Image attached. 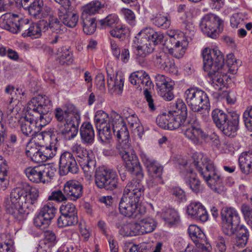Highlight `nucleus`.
<instances>
[{"label":"nucleus","instance_id":"nucleus-1","mask_svg":"<svg viewBox=\"0 0 252 252\" xmlns=\"http://www.w3.org/2000/svg\"><path fill=\"white\" fill-rule=\"evenodd\" d=\"M38 198V189L22 182L11 190L9 197L4 200V205L7 213L20 221L29 214V210H33L36 206Z\"/></svg>","mask_w":252,"mask_h":252},{"label":"nucleus","instance_id":"nucleus-2","mask_svg":"<svg viewBox=\"0 0 252 252\" xmlns=\"http://www.w3.org/2000/svg\"><path fill=\"white\" fill-rule=\"evenodd\" d=\"M54 115L58 122V134L66 140L74 138L78 133L80 123V115L76 108L72 104L67 105L63 109L57 108Z\"/></svg>","mask_w":252,"mask_h":252},{"label":"nucleus","instance_id":"nucleus-3","mask_svg":"<svg viewBox=\"0 0 252 252\" xmlns=\"http://www.w3.org/2000/svg\"><path fill=\"white\" fill-rule=\"evenodd\" d=\"M193 161L190 164L195 167L215 192L221 194L225 190L222 178L216 171L213 162L202 154L193 156Z\"/></svg>","mask_w":252,"mask_h":252},{"label":"nucleus","instance_id":"nucleus-4","mask_svg":"<svg viewBox=\"0 0 252 252\" xmlns=\"http://www.w3.org/2000/svg\"><path fill=\"white\" fill-rule=\"evenodd\" d=\"M52 103L46 95H38L33 97L28 103L27 112H33L38 117L37 125L39 126L47 125L51 120V114Z\"/></svg>","mask_w":252,"mask_h":252},{"label":"nucleus","instance_id":"nucleus-5","mask_svg":"<svg viewBox=\"0 0 252 252\" xmlns=\"http://www.w3.org/2000/svg\"><path fill=\"white\" fill-rule=\"evenodd\" d=\"M185 100L189 107L194 112L199 114L208 113L210 102L207 94L204 91L190 88L185 93Z\"/></svg>","mask_w":252,"mask_h":252},{"label":"nucleus","instance_id":"nucleus-6","mask_svg":"<svg viewBox=\"0 0 252 252\" xmlns=\"http://www.w3.org/2000/svg\"><path fill=\"white\" fill-rule=\"evenodd\" d=\"M126 168V170L133 176V179L126 187L123 195L139 200L143 194L144 189L141 184L144 174L141 165Z\"/></svg>","mask_w":252,"mask_h":252},{"label":"nucleus","instance_id":"nucleus-7","mask_svg":"<svg viewBox=\"0 0 252 252\" xmlns=\"http://www.w3.org/2000/svg\"><path fill=\"white\" fill-rule=\"evenodd\" d=\"M204 70L211 75L216 70H222L224 59L221 52L217 48H205L202 53Z\"/></svg>","mask_w":252,"mask_h":252},{"label":"nucleus","instance_id":"nucleus-8","mask_svg":"<svg viewBox=\"0 0 252 252\" xmlns=\"http://www.w3.org/2000/svg\"><path fill=\"white\" fill-rule=\"evenodd\" d=\"M95 184L99 189L113 190L118 188V175L115 171L99 167L95 170Z\"/></svg>","mask_w":252,"mask_h":252},{"label":"nucleus","instance_id":"nucleus-9","mask_svg":"<svg viewBox=\"0 0 252 252\" xmlns=\"http://www.w3.org/2000/svg\"><path fill=\"white\" fill-rule=\"evenodd\" d=\"M222 230L223 233L230 236L234 234L235 227L240 222V217L238 212L232 207H224L221 212Z\"/></svg>","mask_w":252,"mask_h":252},{"label":"nucleus","instance_id":"nucleus-10","mask_svg":"<svg viewBox=\"0 0 252 252\" xmlns=\"http://www.w3.org/2000/svg\"><path fill=\"white\" fill-rule=\"evenodd\" d=\"M223 21L216 15L209 13L201 19L199 26L202 32L208 37L216 38L222 29Z\"/></svg>","mask_w":252,"mask_h":252},{"label":"nucleus","instance_id":"nucleus-11","mask_svg":"<svg viewBox=\"0 0 252 252\" xmlns=\"http://www.w3.org/2000/svg\"><path fill=\"white\" fill-rule=\"evenodd\" d=\"M25 172L28 179L35 183L50 182L55 175V170L45 165L29 167L25 170Z\"/></svg>","mask_w":252,"mask_h":252},{"label":"nucleus","instance_id":"nucleus-12","mask_svg":"<svg viewBox=\"0 0 252 252\" xmlns=\"http://www.w3.org/2000/svg\"><path fill=\"white\" fill-rule=\"evenodd\" d=\"M109 118L107 113L102 110L97 111L94 116V122L98 130L101 140L105 142L112 137V129Z\"/></svg>","mask_w":252,"mask_h":252},{"label":"nucleus","instance_id":"nucleus-13","mask_svg":"<svg viewBox=\"0 0 252 252\" xmlns=\"http://www.w3.org/2000/svg\"><path fill=\"white\" fill-rule=\"evenodd\" d=\"M118 142L119 144L116 148L119 154L125 162L126 168L130 169V167L140 165L138 158L129 142V139L126 140H122Z\"/></svg>","mask_w":252,"mask_h":252},{"label":"nucleus","instance_id":"nucleus-14","mask_svg":"<svg viewBox=\"0 0 252 252\" xmlns=\"http://www.w3.org/2000/svg\"><path fill=\"white\" fill-rule=\"evenodd\" d=\"M165 45L170 54L174 57L179 59L182 58L185 53L188 42L184 36V33L180 32L179 33H175L173 37H169L165 41Z\"/></svg>","mask_w":252,"mask_h":252},{"label":"nucleus","instance_id":"nucleus-15","mask_svg":"<svg viewBox=\"0 0 252 252\" xmlns=\"http://www.w3.org/2000/svg\"><path fill=\"white\" fill-rule=\"evenodd\" d=\"M57 212L53 203H48L44 205L33 219L34 225L41 229L47 228L51 223Z\"/></svg>","mask_w":252,"mask_h":252},{"label":"nucleus","instance_id":"nucleus-16","mask_svg":"<svg viewBox=\"0 0 252 252\" xmlns=\"http://www.w3.org/2000/svg\"><path fill=\"white\" fill-rule=\"evenodd\" d=\"M110 122L112 126V133H114L118 141L129 139L127 126L123 118L120 114L114 111L112 112Z\"/></svg>","mask_w":252,"mask_h":252},{"label":"nucleus","instance_id":"nucleus-17","mask_svg":"<svg viewBox=\"0 0 252 252\" xmlns=\"http://www.w3.org/2000/svg\"><path fill=\"white\" fill-rule=\"evenodd\" d=\"M38 117L32 114V112H28V114L20 120L21 130L23 134L26 136H33L37 130L39 131L42 127L46 125L39 126L37 125Z\"/></svg>","mask_w":252,"mask_h":252},{"label":"nucleus","instance_id":"nucleus-18","mask_svg":"<svg viewBox=\"0 0 252 252\" xmlns=\"http://www.w3.org/2000/svg\"><path fill=\"white\" fill-rule=\"evenodd\" d=\"M184 135L193 144L198 145L204 143L208 138V134L204 132L199 126L194 123L187 125Z\"/></svg>","mask_w":252,"mask_h":252},{"label":"nucleus","instance_id":"nucleus-19","mask_svg":"<svg viewBox=\"0 0 252 252\" xmlns=\"http://www.w3.org/2000/svg\"><path fill=\"white\" fill-rule=\"evenodd\" d=\"M59 167L60 171L63 175L69 172L76 174L79 170V166L73 154L68 152H64L61 155Z\"/></svg>","mask_w":252,"mask_h":252},{"label":"nucleus","instance_id":"nucleus-20","mask_svg":"<svg viewBox=\"0 0 252 252\" xmlns=\"http://www.w3.org/2000/svg\"><path fill=\"white\" fill-rule=\"evenodd\" d=\"M139 200L123 195L119 203L121 214L127 217H135Z\"/></svg>","mask_w":252,"mask_h":252},{"label":"nucleus","instance_id":"nucleus-21","mask_svg":"<svg viewBox=\"0 0 252 252\" xmlns=\"http://www.w3.org/2000/svg\"><path fill=\"white\" fill-rule=\"evenodd\" d=\"M38 139H44L45 137H50L52 140L49 145L41 146V150L43 152L46 160L54 157L57 154L58 149V140L55 135L52 134L50 131H44L37 135Z\"/></svg>","mask_w":252,"mask_h":252},{"label":"nucleus","instance_id":"nucleus-22","mask_svg":"<svg viewBox=\"0 0 252 252\" xmlns=\"http://www.w3.org/2000/svg\"><path fill=\"white\" fill-rule=\"evenodd\" d=\"M156 65L166 71L175 73L177 71L174 60L164 52H160L153 57Z\"/></svg>","mask_w":252,"mask_h":252},{"label":"nucleus","instance_id":"nucleus-23","mask_svg":"<svg viewBox=\"0 0 252 252\" xmlns=\"http://www.w3.org/2000/svg\"><path fill=\"white\" fill-rule=\"evenodd\" d=\"M83 186L78 181L70 180L64 185L63 192L67 199L75 201L83 194Z\"/></svg>","mask_w":252,"mask_h":252},{"label":"nucleus","instance_id":"nucleus-24","mask_svg":"<svg viewBox=\"0 0 252 252\" xmlns=\"http://www.w3.org/2000/svg\"><path fill=\"white\" fill-rule=\"evenodd\" d=\"M58 16L65 26L71 28L76 26L79 19V16L71 11V6L67 8L60 7L58 9Z\"/></svg>","mask_w":252,"mask_h":252},{"label":"nucleus","instance_id":"nucleus-25","mask_svg":"<svg viewBox=\"0 0 252 252\" xmlns=\"http://www.w3.org/2000/svg\"><path fill=\"white\" fill-rule=\"evenodd\" d=\"M234 234H235V237L233 241V249L237 250L238 249L245 247L249 238L248 230L243 225L237 226L235 227Z\"/></svg>","mask_w":252,"mask_h":252},{"label":"nucleus","instance_id":"nucleus-26","mask_svg":"<svg viewBox=\"0 0 252 252\" xmlns=\"http://www.w3.org/2000/svg\"><path fill=\"white\" fill-rule=\"evenodd\" d=\"M19 17L17 15L6 13L0 17V27L12 33H17V22Z\"/></svg>","mask_w":252,"mask_h":252},{"label":"nucleus","instance_id":"nucleus-27","mask_svg":"<svg viewBox=\"0 0 252 252\" xmlns=\"http://www.w3.org/2000/svg\"><path fill=\"white\" fill-rule=\"evenodd\" d=\"M133 229H136L138 235H143L145 233L153 232L157 227V223L152 218L146 217L142 219L139 222H135Z\"/></svg>","mask_w":252,"mask_h":252},{"label":"nucleus","instance_id":"nucleus-28","mask_svg":"<svg viewBox=\"0 0 252 252\" xmlns=\"http://www.w3.org/2000/svg\"><path fill=\"white\" fill-rule=\"evenodd\" d=\"M239 118V117L237 114L229 115L228 120L220 130L226 136L233 137L238 129Z\"/></svg>","mask_w":252,"mask_h":252},{"label":"nucleus","instance_id":"nucleus-29","mask_svg":"<svg viewBox=\"0 0 252 252\" xmlns=\"http://www.w3.org/2000/svg\"><path fill=\"white\" fill-rule=\"evenodd\" d=\"M141 87H143L144 94L146 101L148 103V106L152 111L156 109L154 103V100L151 95L149 90L153 87L152 81L150 79L149 75L145 71V74L143 75L141 78V80L140 82Z\"/></svg>","mask_w":252,"mask_h":252},{"label":"nucleus","instance_id":"nucleus-30","mask_svg":"<svg viewBox=\"0 0 252 252\" xmlns=\"http://www.w3.org/2000/svg\"><path fill=\"white\" fill-rule=\"evenodd\" d=\"M140 36L145 37L154 46L161 43L164 38L163 33L155 32L150 28H146L141 31L137 35L138 37Z\"/></svg>","mask_w":252,"mask_h":252},{"label":"nucleus","instance_id":"nucleus-31","mask_svg":"<svg viewBox=\"0 0 252 252\" xmlns=\"http://www.w3.org/2000/svg\"><path fill=\"white\" fill-rule=\"evenodd\" d=\"M141 158L148 168L149 171L152 172V176L155 177L161 178V175L163 171V167L160 165L155 160H154L151 157L145 154L141 155Z\"/></svg>","mask_w":252,"mask_h":252},{"label":"nucleus","instance_id":"nucleus-32","mask_svg":"<svg viewBox=\"0 0 252 252\" xmlns=\"http://www.w3.org/2000/svg\"><path fill=\"white\" fill-rule=\"evenodd\" d=\"M124 79L121 76L117 75L111 76L108 74L107 85L109 91L111 93L120 94L123 90Z\"/></svg>","mask_w":252,"mask_h":252},{"label":"nucleus","instance_id":"nucleus-33","mask_svg":"<svg viewBox=\"0 0 252 252\" xmlns=\"http://www.w3.org/2000/svg\"><path fill=\"white\" fill-rule=\"evenodd\" d=\"M239 163L244 174L247 175L252 173V150L243 152L239 157Z\"/></svg>","mask_w":252,"mask_h":252},{"label":"nucleus","instance_id":"nucleus-34","mask_svg":"<svg viewBox=\"0 0 252 252\" xmlns=\"http://www.w3.org/2000/svg\"><path fill=\"white\" fill-rule=\"evenodd\" d=\"M185 180L187 184L193 192L198 193L203 190V188L201 182L196 177V175L193 172V169L187 170Z\"/></svg>","mask_w":252,"mask_h":252},{"label":"nucleus","instance_id":"nucleus-35","mask_svg":"<svg viewBox=\"0 0 252 252\" xmlns=\"http://www.w3.org/2000/svg\"><path fill=\"white\" fill-rule=\"evenodd\" d=\"M81 139L85 144H91L94 141V132L92 125L90 123H84L80 129Z\"/></svg>","mask_w":252,"mask_h":252},{"label":"nucleus","instance_id":"nucleus-36","mask_svg":"<svg viewBox=\"0 0 252 252\" xmlns=\"http://www.w3.org/2000/svg\"><path fill=\"white\" fill-rule=\"evenodd\" d=\"M81 22L83 25V31L87 34H93L96 30V23L94 18L86 13H82Z\"/></svg>","mask_w":252,"mask_h":252},{"label":"nucleus","instance_id":"nucleus-37","mask_svg":"<svg viewBox=\"0 0 252 252\" xmlns=\"http://www.w3.org/2000/svg\"><path fill=\"white\" fill-rule=\"evenodd\" d=\"M170 121L168 124V129L173 130L180 127L187 126L188 122L187 121V116L179 114L170 113Z\"/></svg>","mask_w":252,"mask_h":252},{"label":"nucleus","instance_id":"nucleus-38","mask_svg":"<svg viewBox=\"0 0 252 252\" xmlns=\"http://www.w3.org/2000/svg\"><path fill=\"white\" fill-rule=\"evenodd\" d=\"M72 152L77 158L79 164L83 161H85L89 158L93 157L92 153H90L86 148L79 144H75L72 147Z\"/></svg>","mask_w":252,"mask_h":252},{"label":"nucleus","instance_id":"nucleus-39","mask_svg":"<svg viewBox=\"0 0 252 252\" xmlns=\"http://www.w3.org/2000/svg\"><path fill=\"white\" fill-rule=\"evenodd\" d=\"M188 233L195 245L200 242H206L205 234L197 225H190L188 228Z\"/></svg>","mask_w":252,"mask_h":252},{"label":"nucleus","instance_id":"nucleus-40","mask_svg":"<svg viewBox=\"0 0 252 252\" xmlns=\"http://www.w3.org/2000/svg\"><path fill=\"white\" fill-rule=\"evenodd\" d=\"M142 38L143 40H141V44L137 47V55L144 58L154 51L155 46L145 37L142 36Z\"/></svg>","mask_w":252,"mask_h":252},{"label":"nucleus","instance_id":"nucleus-41","mask_svg":"<svg viewBox=\"0 0 252 252\" xmlns=\"http://www.w3.org/2000/svg\"><path fill=\"white\" fill-rule=\"evenodd\" d=\"M58 59L61 65L65 64L68 65L73 62L72 54L70 51L65 47H62L58 49L57 52Z\"/></svg>","mask_w":252,"mask_h":252},{"label":"nucleus","instance_id":"nucleus-42","mask_svg":"<svg viewBox=\"0 0 252 252\" xmlns=\"http://www.w3.org/2000/svg\"><path fill=\"white\" fill-rule=\"evenodd\" d=\"M174 85V82L172 81L163 86V87H158V94L166 100H172L174 98V94L172 92Z\"/></svg>","mask_w":252,"mask_h":252},{"label":"nucleus","instance_id":"nucleus-43","mask_svg":"<svg viewBox=\"0 0 252 252\" xmlns=\"http://www.w3.org/2000/svg\"><path fill=\"white\" fill-rule=\"evenodd\" d=\"M212 117L214 123L220 129L227 120H228L229 115H227L221 110L216 109L213 111Z\"/></svg>","mask_w":252,"mask_h":252},{"label":"nucleus","instance_id":"nucleus-44","mask_svg":"<svg viewBox=\"0 0 252 252\" xmlns=\"http://www.w3.org/2000/svg\"><path fill=\"white\" fill-rule=\"evenodd\" d=\"M78 222L77 216L61 215L58 219L57 224L59 227H64L74 225Z\"/></svg>","mask_w":252,"mask_h":252},{"label":"nucleus","instance_id":"nucleus-45","mask_svg":"<svg viewBox=\"0 0 252 252\" xmlns=\"http://www.w3.org/2000/svg\"><path fill=\"white\" fill-rule=\"evenodd\" d=\"M43 6V0H35L29 6L30 14L35 19L42 18V9Z\"/></svg>","mask_w":252,"mask_h":252},{"label":"nucleus","instance_id":"nucleus-46","mask_svg":"<svg viewBox=\"0 0 252 252\" xmlns=\"http://www.w3.org/2000/svg\"><path fill=\"white\" fill-rule=\"evenodd\" d=\"M152 20L156 26L163 29L169 28L171 23L170 17L161 14H157Z\"/></svg>","mask_w":252,"mask_h":252},{"label":"nucleus","instance_id":"nucleus-47","mask_svg":"<svg viewBox=\"0 0 252 252\" xmlns=\"http://www.w3.org/2000/svg\"><path fill=\"white\" fill-rule=\"evenodd\" d=\"M80 165L86 176L89 179L91 178L95 171V161L93 159V157L89 158L85 161L82 162Z\"/></svg>","mask_w":252,"mask_h":252},{"label":"nucleus","instance_id":"nucleus-48","mask_svg":"<svg viewBox=\"0 0 252 252\" xmlns=\"http://www.w3.org/2000/svg\"><path fill=\"white\" fill-rule=\"evenodd\" d=\"M208 76L210 78L212 81V84L214 86L215 85L221 86L224 83V80L227 78V76L224 72H222V70H216L211 75L208 73Z\"/></svg>","mask_w":252,"mask_h":252},{"label":"nucleus","instance_id":"nucleus-49","mask_svg":"<svg viewBox=\"0 0 252 252\" xmlns=\"http://www.w3.org/2000/svg\"><path fill=\"white\" fill-rule=\"evenodd\" d=\"M172 110L169 111L170 113L179 114L187 116V108L183 100L178 99L176 102L173 103L171 105Z\"/></svg>","mask_w":252,"mask_h":252},{"label":"nucleus","instance_id":"nucleus-50","mask_svg":"<svg viewBox=\"0 0 252 252\" xmlns=\"http://www.w3.org/2000/svg\"><path fill=\"white\" fill-rule=\"evenodd\" d=\"M101 7L102 4L100 1L97 0L93 1L87 4L84 7L82 13H86L87 15L92 16V15L98 12Z\"/></svg>","mask_w":252,"mask_h":252},{"label":"nucleus","instance_id":"nucleus-51","mask_svg":"<svg viewBox=\"0 0 252 252\" xmlns=\"http://www.w3.org/2000/svg\"><path fill=\"white\" fill-rule=\"evenodd\" d=\"M49 29L55 33H62L63 32V26L59 19L54 16H50L49 18Z\"/></svg>","mask_w":252,"mask_h":252},{"label":"nucleus","instance_id":"nucleus-52","mask_svg":"<svg viewBox=\"0 0 252 252\" xmlns=\"http://www.w3.org/2000/svg\"><path fill=\"white\" fill-rule=\"evenodd\" d=\"M164 183L162 178L152 177L148 182V187L154 193H158L161 189V186Z\"/></svg>","mask_w":252,"mask_h":252},{"label":"nucleus","instance_id":"nucleus-53","mask_svg":"<svg viewBox=\"0 0 252 252\" xmlns=\"http://www.w3.org/2000/svg\"><path fill=\"white\" fill-rule=\"evenodd\" d=\"M118 22V18L115 15L110 14L108 15L105 18L100 20L99 21L102 28H107L113 27L117 24Z\"/></svg>","mask_w":252,"mask_h":252},{"label":"nucleus","instance_id":"nucleus-54","mask_svg":"<svg viewBox=\"0 0 252 252\" xmlns=\"http://www.w3.org/2000/svg\"><path fill=\"white\" fill-rule=\"evenodd\" d=\"M134 225H136V223H130L127 224H123L119 230L120 234L123 236H133L137 235L136 229H134Z\"/></svg>","mask_w":252,"mask_h":252},{"label":"nucleus","instance_id":"nucleus-55","mask_svg":"<svg viewBox=\"0 0 252 252\" xmlns=\"http://www.w3.org/2000/svg\"><path fill=\"white\" fill-rule=\"evenodd\" d=\"M5 92L7 94H9L12 96L10 98V100L9 101V103L7 106V114L9 118H13V116H11V115L14 112V108L13 107L14 105L12 104V103L14 101H13V94H16L15 88L13 86L8 85L5 88Z\"/></svg>","mask_w":252,"mask_h":252},{"label":"nucleus","instance_id":"nucleus-56","mask_svg":"<svg viewBox=\"0 0 252 252\" xmlns=\"http://www.w3.org/2000/svg\"><path fill=\"white\" fill-rule=\"evenodd\" d=\"M6 237L5 234L0 235V252H13V242L10 239L6 241L4 240Z\"/></svg>","mask_w":252,"mask_h":252},{"label":"nucleus","instance_id":"nucleus-57","mask_svg":"<svg viewBox=\"0 0 252 252\" xmlns=\"http://www.w3.org/2000/svg\"><path fill=\"white\" fill-rule=\"evenodd\" d=\"M61 215L77 216V211L75 206L72 203L62 204L60 207Z\"/></svg>","mask_w":252,"mask_h":252},{"label":"nucleus","instance_id":"nucleus-58","mask_svg":"<svg viewBox=\"0 0 252 252\" xmlns=\"http://www.w3.org/2000/svg\"><path fill=\"white\" fill-rule=\"evenodd\" d=\"M29 28V31L22 33L24 37L29 36L32 38H37L41 35V30L38 29L36 23H31V27Z\"/></svg>","mask_w":252,"mask_h":252},{"label":"nucleus","instance_id":"nucleus-59","mask_svg":"<svg viewBox=\"0 0 252 252\" xmlns=\"http://www.w3.org/2000/svg\"><path fill=\"white\" fill-rule=\"evenodd\" d=\"M230 242V238L228 237L219 236L218 238L216 247L218 252H226V245Z\"/></svg>","mask_w":252,"mask_h":252},{"label":"nucleus","instance_id":"nucleus-60","mask_svg":"<svg viewBox=\"0 0 252 252\" xmlns=\"http://www.w3.org/2000/svg\"><path fill=\"white\" fill-rule=\"evenodd\" d=\"M169 112L158 115L156 119L157 124L161 128L168 129V124L170 121Z\"/></svg>","mask_w":252,"mask_h":252},{"label":"nucleus","instance_id":"nucleus-61","mask_svg":"<svg viewBox=\"0 0 252 252\" xmlns=\"http://www.w3.org/2000/svg\"><path fill=\"white\" fill-rule=\"evenodd\" d=\"M145 74V71L140 70L134 72L131 74L129 79L130 83L134 85L140 86L141 78Z\"/></svg>","mask_w":252,"mask_h":252},{"label":"nucleus","instance_id":"nucleus-62","mask_svg":"<svg viewBox=\"0 0 252 252\" xmlns=\"http://www.w3.org/2000/svg\"><path fill=\"white\" fill-rule=\"evenodd\" d=\"M202 206L199 202H191L187 207V213L189 215L194 218Z\"/></svg>","mask_w":252,"mask_h":252},{"label":"nucleus","instance_id":"nucleus-63","mask_svg":"<svg viewBox=\"0 0 252 252\" xmlns=\"http://www.w3.org/2000/svg\"><path fill=\"white\" fill-rule=\"evenodd\" d=\"M243 119L246 126L248 130L252 131V106L249 110L245 111Z\"/></svg>","mask_w":252,"mask_h":252},{"label":"nucleus","instance_id":"nucleus-64","mask_svg":"<svg viewBox=\"0 0 252 252\" xmlns=\"http://www.w3.org/2000/svg\"><path fill=\"white\" fill-rule=\"evenodd\" d=\"M164 217L165 219L170 223H174L179 220L177 212L172 209H169L166 211Z\"/></svg>","mask_w":252,"mask_h":252}]
</instances>
